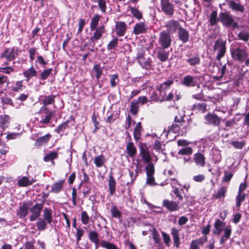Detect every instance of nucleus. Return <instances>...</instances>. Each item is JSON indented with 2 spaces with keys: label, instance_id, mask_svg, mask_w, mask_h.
<instances>
[{
  "label": "nucleus",
  "instance_id": "obj_1",
  "mask_svg": "<svg viewBox=\"0 0 249 249\" xmlns=\"http://www.w3.org/2000/svg\"><path fill=\"white\" fill-rule=\"evenodd\" d=\"M231 52L232 58L240 62H244L248 56L246 47L241 44H237L231 49Z\"/></svg>",
  "mask_w": 249,
  "mask_h": 249
},
{
  "label": "nucleus",
  "instance_id": "obj_2",
  "mask_svg": "<svg viewBox=\"0 0 249 249\" xmlns=\"http://www.w3.org/2000/svg\"><path fill=\"white\" fill-rule=\"evenodd\" d=\"M136 58L138 62L142 68L150 70L152 68V61L151 58L145 54V52L142 49L139 50Z\"/></svg>",
  "mask_w": 249,
  "mask_h": 249
},
{
  "label": "nucleus",
  "instance_id": "obj_3",
  "mask_svg": "<svg viewBox=\"0 0 249 249\" xmlns=\"http://www.w3.org/2000/svg\"><path fill=\"white\" fill-rule=\"evenodd\" d=\"M226 41L221 38H218L214 42L213 51L217 52L216 60H220L225 55L226 52Z\"/></svg>",
  "mask_w": 249,
  "mask_h": 249
},
{
  "label": "nucleus",
  "instance_id": "obj_4",
  "mask_svg": "<svg viewBox=\"0 0 249 249\" xmlns=\"http://www.w3.org/2000/svg\"><path fill=\"white\" fill-rule=\"evenodd\" d=\"M38 113L41 118L39 121L40 124H47L51 122L53 118V112L49 110L47 107H41L39 109Z\"/></svg>",
  "mask_w": 249,
  "mask_h": 249
},
{
  "label": "nucleus",
  "instance_id": "obj_5",
  "mask_svg": "<svg viewBox=\"0 0 249 249\" xmlns=\"http://www.w3.org/2000/svg\"><path fill=\"white\" fill-rule=\"evenodd\" d=\"M21 51L18 48L13 47L11 49L6 48L0 54V58H5L8 61H13L18 55Z\"/></svg>",
  "mask_w": 249,
  "mask_h": 249
},
{
  "label": "nucleus",
  "instance_id": "obj_6",
  "mask_svg": "<svg viewBox=\"0 0 249 249\" xmlns=\"http://www.w3.org/2000/svg\"><path fill=\"white\" fill-rule=\"evenodd\" d=\"M219 20L224 26H231L234 29L238 27L237 22H235L231 16L228 13H220L219 15Z\"/></svg>",
  "mask_w": 249,
  "mask_h": 249
},
{
  "label": "nucleus",
  "instance_id": "obj_7",
  "mask_svg": "<svg viewBox=\"0 0 249 249\" xmlns=\"http://www.w3.org/2000/svg\"><path fill=\"white\" fill-rule=\"evenodd\" d=\"M172 38L168 33L165 31H162L160 34L158 42L161 49L168 48L171 44Z\"/></svg>",
  "mask_w": 249,
  "mask_h": 249
},
{
  "label": "nucleus",
  "instance_id": "obj_8",
  "mask_svg": "<svg viewBox=\"0 0 249 249\" xmlns=\"http://www.w3.org/2000/svg\"><path fill=\"white\" fill-rule=\"evenodd\" d=\"M160 6L162 11L165 15L172 17L174 14V5L170 0H160Z\"/></svg>",
  "mask_w": 249,
  "mask_h": 249
},
{
  "label": "nucleus",
  "instance_id": "obj_9",
  "mask_svg": "<svg viewBox=\"0 0 249 249\" xmlns=\"http://www.w3.org/2000/svg\"><path fill=\"white\" fill-rule=\"evenodd\" d=\"M146 173V184L151 186H155L158 184L155 182L154 174L155 173L154 165L153 163L147 164L145 167Z\"/></svg>",
  "mask_w": 249,
  "mask_h": 249
},
{
  "label": "nucleus",
  "instance_id": "obj_10",
  "mask_svg": "<svg viewBox=\"0 0 249 249\" xmlns=\"http://www.w3.org/2000/svg\"><path fill=\"white\" fill-rule=\"evenodd\" d=\"M200 80L199 76H193L191 75H187L185 76L181 80V84L184 86L187 87H194L197 86L198 81Z\"/></svg>",
  "mask_w": 249,
  "mask_h": 249
},
{
  "label": "nucleus",
  "instance_id": "obj_11",
  "mask_svg": "<svg viewBox=\"0 0 249 249\" xmlns=\"http://www.w3.org/2000/svg\"><path fill=\"white\" fill-rule=\"evenodd\" d=\"M45 200L41 202V203H36L32 208L30 209V211L32 213L30 216V220L31 221H35L40 215L41 212L43 208V205Z\"/></svg>",
  "mask_w": 249,
  "mask_h": 249
},
{
  "label": "nucleus",
  "instance_id": "obj_12",
  "mask_svg": "<svg viewBox=\"0 0 249 249\" xmlns=\"http://www.w3.org/2000/svg\"><path fill=\"white\" fill-rule=\"evenodd\" d=\"M32 201H29L28 202H23L22 205L20 206L18 209L16 210V214L19 218H24L29 213L28 205H32Z\"/></svg>",
  "mask_w": 249,
  "mask_h": 249
},
{
  "label": "nucleus",
  "instance_id": "obj_13",
  "mask_svg": "<svg viewBox=\"0 0 249 249\" xmlns=\"http://www.w3.org/2000/svg\"><path fill=\"white\" fill-rule=\"evenodd\" d=\"M207 124L214 126H219L221 122V118L215 114L209 113L205 116Z\"/></svg>",
  "mask_w": 249,
  "mask_h": 249
},
{
  "label": "nucleus",
  "instance_id": "obj_14",
  "mask_svg": "<svg viewBox=\"0 0 249 249\" xmlns=\"http://www.w3.org/2000/svg\"><path fill=\"white\" fill-rule=\"evenodd\" d=\"M127 30V25L124 21H116L114 28V31L116 35L119 36H124Z\"/></svg>",
  "mask_w": 249,
  "mask_h": 249
},
{
  "label": "nucleus",
  "instance_id": "obj_15",
  "mask_svg": "<svg viewBox=\"0 0 249 249\" xmlns=\"http://www.w3.org/2000/svg\"><path fill=\"white\" fill-rule=\"evenodd\" d=\"M165 27L166 28L167 33L170 34L175 33L177 29L178 30V28L180 26L178 21L170 19L165 23Z\"/></svg>",
  "mask_w": 249,
  "mask_h": 249
},
{
  "label": "nucleus",
  "instance_id": "obj_16",
  "mask_svg": "<svg viewBox=\"0 0 249 249\" xmlns=\"http://www.w3.org/2000/svg\"><path fill=\"white\" fill-rule=\"evenodd\" d=\"M162 206L170 212L178 211L180 208L178 202L167 199H164L163 201Z\"/></svg>",
  "mask_w": 249,
  "mask_h": 249
},
{
  "label": "nucleus",
  "instance_id": "obj_17",
  "mask_svg": "<svg viewBox=\"0 0 249 249\" xmlns=\"http://www.w3.org/2000/svg\"><path fill=\"white\" fill-rule=\"evenodd\" d=\"M173 80H168L164 81L163 83L160 84L156 86V89L160 93V94H164L165 91L170 89L171 86L173 84Z\"/></svg>",
  "mask_w": 249,
  "mask_h": 249
},
{
  "label": "nucleus",
  "instance_id": "obj_18",
  "mask_svg": "<svg viewBox=\"0 0 249 249\" xmlns=\"http://www.w3.org/2000/svg\"><path fill=\"white\" fill-rule=\"evenodd\" d=\"M140 155L141 156L144 162L148 164L151 163V157L148 147H140Z\"/></svg>",
  "mask_w": 249,
  "mask_h": 249
},
{
  "label": "nucleus",
  "instance_id": "obj_19",
  "mask_svg": "<svg viewBox=\"0 0 249 249\" xmlns=\"http://www.w3.org/2000/svg\"><path fill=\"white\" fill-rule=\"evenodd\" d=\"M178 38L183 43H186L189 41V32L185 28L181 26L178 28Z\"/></svg>",
  "mask_w": 249,
  "mask_h": 249
},
{
  "label": "nucleus",
  "instance_id": "obj_20",
  "mask_svg": "<svg viewBox=\"0 0 249 249\" xmlns=\"http://www.w3.org/2000/svg\"><path fill=\"white\" fill-rule=\"evenodd\" d=\"M95 32L93 33L90 38V41L94 42L100 39L103 35L105 33V28L104 25H102L97 28L95 30Z\"/></svg>",
  "mask_w": 249,
  "mask_h": 249
},
{
  "label": "nucleus",
  "instance_id": "obj_21",
  "mask_svg": "<svg viewBox=\"0 0 249 249\" xmlns=\"http://www.w3.org/2000/svg\"><path fill=\"white\" fill-rule=\"evenodd\" d=\"M148 29V26L143 22L136 23L133 28V33L135 35L145 33Z\"/></svg>",
  "mask_w": 249,
  "mask_h": 249
},
{
  "label": "nucleus",
  "instance_id": "obj_22",
  "mask_svg": "<svg viewBox=\"0 0 249 249\" xmlns=\"http://www.w3.org/2000/svg\"><path fill=\"white\" fill-rule=\"evenodd\" d=\"M193 160L197 166L204 167L205 164V157L203 154L197 152L194 155Z\"/></svg>",
  "mask_w": 249,
  "mask_h": 249
},
{
  "label": "nucleus",
  "instance_id": "obj_23",
  "mask_svg": "<svg viewBox=\"0 0 249 249\" xmlns=\"http://www.w3.org/2000/svg\"><path fill=\"white\" fill-rule=\"evenodd\" d=\"M207 241V237L206 236L192 240L191 242L189 249H199V246L203 245Z\"/></svg>",
  "mask_w": 249,
  "mask_h": 249
},
{
  "label": "nucleus",
  "instance_id": "obj_24",
  "mask_svg": "<svg viewBox=\"0 0 249 249\" xmlns=\"http://www.w3.org/2000/svg\"><path fill=\"white\" fill-rule=\"evenodd\" d=\"M126 151L128 156L131 158H133L137 154V148L131 141L126 144Z\"/></svg>",
  "mask_w": 249,
  "mask_h": 249
},
{
  "label": "nucleus",
  "instance_id": "obj_25",
  "mask_svg": "<svg viewBox=\"0 0 249 249\" xmlns=\"http://www.w3.org/2000/svg\"><path fill=\"white\" fill-rule=\"evenodd\" d=\"M10 121V117L8 115H0V127L3 130L7 128L9 126Z\"/></svg>",
  "mask_w": 249,
  "mask_h": 249
},
{
  "label": "nucleus",
  "instance_id": "obj_26",
  "mask_svg": "<svg viewBox=\"0 0 249 249\" xmlns=\"http://www.w3.org/2000/svg\"><path fill=\"white\" fill-rule=\"evenodd\" d=\"M36 74L37 71L33 66L23 72V75L26 78L27 81H28L31 78L36 76Z\"/></svg>",
  "mask_w": 249,
  "mask_h": 249
},
{
  "label": "nucleus",
  "instance_id": "obj_27",
  "mask_svg": "<svg viewBox=\"0 0 249 249\" xmlns=\"http://www.w3.org/2000/svg\"><path fill=\"white\" fill-rule=\"evenodd\" d=\"M142 130L143 129L141 123H138L133 131V137L136 142H138L140 139Z\"/></svg>",
  "mask_w": 249,
  "mask_h": 249
},
{
  "label": "nucleus",
  "instance_id": "obj_28",
  "mask_svg": "<svg viewBox=\"0 0 249 249\" xmlns=\"http://www.w3.org/2000/svg\"><path fill=\"white\" fill-rule=\"evenodd\" d=\"M188 58L186 59V62L192 67L198 65L200 63V59L198 56H194L191 53L187 55Z\"/></svg>",
  "mask_w": 249,
  "mask_h": 249
},
{
  "label": "nucleus",
  "instance_id": "obj_29",
  "mask_svg": "<svg viewBox=\"0 0 249 249\" xmlns=\"http://www.w3.org/2000/svg\"><path fill=\"white\" fill-rule=\"evenodd\" d=\"M164 101V94H160V93L159 95H158L157 92L155 91L152 93L149 102L161 103Z\"/></svg>",
  "mask_w": 249,
  "mask_h": 249
},
{
  "label": "nucleus",
  "instance_id": "obj_30",
  "mask_svg": "<svg viewBox=\"0 0 249 249\" xmlns=\"http://www.w3.org/2000/svg\"><path fill=\"white\" fill-rule=\"evenodd\" d=\"M179 231L175 228H172L171 229V235L174 240V245L176 248H178L180 245L179 237L178 235Z\"/></svg>",
  "mask_w": 249,
  "mask_h": 249
},
{
  "label": "nucleus",
  "instance_id": "obj_31",
  "mask_svg": "<svg viewBox=\"0 0 249 249\" xmlns=\"http://www.w3.org/2000/svg\"><path fill=\"white\" fill-rule=\"evenodd\" d=\"M55 96L52 94L49 95H45L42 97L41 101L43 106L47 107V106L51 105L54 102V99Z\"/></svg>",
  "mask_w": 249,
  "mask_h": 249
},
{
  "label": "nucleus",
  "instance_id": "obj_32",
  "mask_svg": "<svg viewBox=\"0 0 249 249\" xmlns=\"http://www.w3.org/2000/svg\"><path fill=\"white\" fill-rule=\"evenodd\" d=\"M89 238L90 241L94 243L96 246L99 244L100 242L99 239L98 233L95 231H91L89 232Z\"/></svg>",
  "mask_w": 249,
  "mask_h": 249
},
{
  "label": "nucleus",
  "instance_id": "obj_33",
  "mask_svg": "<svg viewBox=\"0 0 249 249\" xmlns=\"http://www.w3.org/2000/svg\"><path fill=\"white\" fill-rule=\"evenodd\" d=\"M116 180L112 175L109 176L108 190L111 195H113L116 191Z\"/></svg>",
  "mask_w": 249,
  "mask_h": 249
},
{
  "label": "nucleus",
  "instance_id": "obj_34",
  "mask_svg": "<svg viewBox=\"0 0 249 249\" xmlns=\"http://www.w3.org/2000/svg\"><path fill=\"white\" fill-rule=\"evenodd\" d=\"M35 180L32 179L30 180L27 177H23L18 180V185L19 187H27L32 185Z\"/></svg>",
  "mask_w": 249,
  "mask_h": 249
},
{
  "label": "nucleus",
  "instance_id": "obj_35",
  "mask_svg": "<svg viewBox=\"0 0 249 249\" xmlns=\"http://www.w3.org/2000/svg\"><path fill=\"white\" fill-rule=\"evenodd\" d=\"M229 7L232 10L243 12L244 10V6L239 3H236L233 0H230L228 2Z\"/></svg>",
  "mask_w": 249,
  "mask_h": 249
},
{
  "label": "nucleus",
  "instance_id": "obj_36",
  "mask_svg": "<svg viewBox=\"0 0 249 249\" xmlns=\"http://www.w3.org/2000/svg\"><path fill=\"white\" fill-rule=\"evenodd\" d=\"M224 223H223L220 219H217L214 223V229L213 230V233L219 235L223 231V226Z\"/></svg>",
  "mask_w": 249,
  "mask_h": 249
},
{
  "label": "nucleus",
  "instance_id": "obj_37",
  "mask_svg": "<svg viewBox=\"0 0 249 249\" xmlns=\"http://www.w3.org/2000/svg\"><path fill=\"white\" fill-rule=\"evenodd\" d=\"M51 137V135L50 134H47L45 136L40 137L36 141L35 145L36 146H40L47 143L50 140Z\"/></svg>",
  "mask_w": 249,
  "mask_h": 249
},
{
  "label": "nucleus",
  "instance_id": "obj_38",
  "mask_svg": "<svg viewBox=\"0 0 249 249\" xmlns=\"http://www.w3.org/2000/svg\"><path fill=\"white\" fill-rule=\"evenodd\" d=\"M227 187L225 186L221 187L218 191L216 194L213 195L214 199H224L226 196L227 192Z\"/></svg>",
  "mask_w": 249,
  "mask_h": 249
},
{
  "label": "nucleus",
  "instance_id": "obj_39",
  "mask_svg": "<svg viewBox=\"0 0 249 249\" xmlns=\"http://www.w3.org/2000/svg\"><path fill=\"white\" fill-rule=\"evenodd\" d=\"M169 53L165 49H160L157 52V57L161 62L166 61L168 58Z\"/></svg>",
  "mask_w": 249,
  "mask_h": 249
},
{
  "label": "nucleus",
  "instance_id": "obj_40",
  "mask_svg": "<svg viewBox=\"0 0 249 249\" xmlns=\"http://www.w3.org/2000/svg\"><path fill=\"white\" fill-rule=\"evenodd\" d=\"M106 162V159L103 155L95 157L94 159V163L96 167L100 168L104 165Z\"/></svg>",
  "mask_w": 249,
  "mask_h": 249
},
{
  "label": "nucleus",
  "instance_id": "obj_41",
  "mask_svg": "<svg viewBox=\"0 0 249 249\" xmlns=\"http://www.w3.org/2000/svg\"><path fill=\"white\" fill-rule=\"evenodd\" d=\"M130 111L131 114L135 116H137L140 107V106L138 104L137 102L135 101V100H132L130 103Z\"/></svg>",
  "mask_w": 249,
  "mask_h": 249
},
{
  "label": "nucleus",
  "instance_id": "obj_42",
  "mask_svg": "<svg viewBox=\"0 0 249 249\" xmlns=\"http://www.w3.org/2000/svg\"><path fill=\"white\" fill-rule=\"evenodd\" d=\"M100 16L98 15H95L91 20L90 28L91 31L95 30L97 27Z\"/></svg>",
  "mask_w": 249,
  "mask_h": 249
},
{
  "label": "nucleus",
  "instance_id": "obj_43",
  "mask_svg": "<svg viewBox=\"0 0 249 249\" xmlns=\"http://www.w3.org/2000/svg\"><path fill=\"white\" fill-rule=\"evenodd\" d=\"M100 246L106 249H119L115 244L103 240L100 241Z\"/></svg>",
  "mask_w": 249,
  "mask_h": 249
},
{
  "label": "nucleus",
  "instance_id": "obj_44",
  "mask_svg": "<svg viewBox=\"0 0 249 249\" xmlns=\"http://www.w3.org/2000/svg\"><path fill=\"white\" fill-rule=\"evenodd\" d=\"M43 217L44 220H46L48 223L50 224L52 221V210L47 208L43 211Z\"/></svg>",
  "mask_w": 249,
  "mask_h": 249
},
{
  "label": "nucleus",
  "instance_id": "obj_45",
  "mask_svg": "<svg viewBox=\"0 0 249 249\" xmlns=\"http://www.w3.org/2000/svg\"><path fill=\"white\" fill-rule=\"evenodd\" d=\"M138 169L135 170V174L134 173L133 171L129 170V177L130 179V181H128L126 183V185H131L133 184L138 175Z\"/></svg>",
  "mask_w": 249,
  "mask_h": 249
},
{
  "label": "nucleus",
  "instance_id": "obj_46",
  "mask_svg": "<svg viewBox=\"0 0 249 249\" xmlns=\"http://www.w3.org/2000/svg\"><path fill=\"white\" fill-rule=\"evenodd\" d=\"M206 104L204 103H197L194 104L192 106V109L200 111L204 113L206 111Z\"/></svg>",
  "mask_w": 249,
  "mask_h": 249
},
{
  "label": "nucleus",
  "instance_id": "obj_47",
  "mask_svg": "<svg viewBox=\"0 0 249 249\" xmlns=\"http://www.w3.org/2000/svg\"><path fill=\"white\" fill-rule=\"evenodd\" d=\"M129 9L131 14L133 15V17H134L138 19H141V18H142V13L137 8H136L135 7H129Z\"/></svg>",
  "mask_w": 249,
  "mask_h": 249
},
{
  "label": "nucleus",
  "instance_id": "obj_48",
  "mask_svg": "<svg viewBox=\"0 0 249 249\" xmlns=\"http://www.w3.org/2000/svg\"><path fill=\"white\" fill-rule=\"evenodd\" d=\"M226 70H227V66H226V65L225 64L223 66H222L221 68L219 69L217 75L214 76L213 77V79L217 80H219L225 75V74L226 73Z\"/></svg>",
  "mask_w": 249,
  "mask_h": 249
},
{
  "label": "nucleus",
  "instance_id": "obj_49",
  "mask_svg": "<svg viewBox=\"0 0 249 249\" xmlns=\"http://www.w3.org/2000/svg\"><path fill=\"white\" fill-rule=\"evenodd\" d=\"M93 70L95 73V77L96 79L98 80L103 73V68L100 66L99 64H96L94 65Z\"/></svg>",
  "mask_w": 249,
  "mask_h": 249
},
{
  "label": "nucleus",
  "instance_id": "obj_50",
  "mask_svg": "<svg viewBox=\"0 0 249 249\" xmlns=\"http://www.w3.org/2000/svg\"><path fill=\"white\" fill-rule=\"evenodd\" d=\"M36 226L38 231H44L47 228V223L44 219L39 218L36 222Z\"/></svg>",
  "mask_w": 249,
  "mask_h": 249
},
{
  "label": "nucleus",
  "instance_id": "obj_51",
  "mask_svg": "<svg viewBox=\"0 0 249 249\" xmlns=\"http://www.w3.org/2000/svg\"><path fill=\"white\" fill-rule=\"evenodd\" d=\"M110 213L112 216L114 218H120L122 216L121 212L115 205L112 206L110 209Z\"/></svg>",
  "mask_w": 249,
  "mask_h": 249
},
{
  "label": "nucleus",
  "instance_id": "obj_52",
  "mask_svg": "<svg viewBox=\"0 0 249 249\" xmlns=\"http://www.w3.org/2000/svg\"><path fill=\"white\" fill-rule=\"evenodd\" d=\"M118 44V38L114 37L107 45V48L108 50H113L116 48Z\"/></svg>",
  "mask_w": 249,
  "mask_h": 249
},
{
  "label": "nucleus",
  "instance_id": "obj_53",
  "mask_svg": "<svg viewBox=\"0 0 249 249\" xmlns=\"http://www.w3.org/2000/svg\"><path fill=\"white\" fill-rule=\"evenodd\" d=\"M90 217L86 211H83L81 213V221L84 225H87L89 221Z\"/></svg>",
  "mask_w": 249,
  "mask_h": 249
},
{
  "label": "nucleus",
  "instance_id": "obj_54",
  "mask_svg": "<svg viewBox=\"0 0 249 249\" xmlns=\"http://www.w3.org/2000/svg\"><path fill=\"white\" fill-rule=\"evenodd\" d=\"M173 192L175 195L178 198V202L182 201L183 200V196L182 195V192H183V189L179 190L177 187L173 186Z\"/></svg>",
  "mask_w": 249,
  "mask_h": 249
},
{
  "label": "nucleus",
  "instance_id": "obj_55",
  "mask_svg": "<svg viewBox=\"0 0 249 249\" xmlns=\"http://www.w3.org/2000/svg\"><path fill=\"white\" fill-rule=\"evenodd\" d=\"M193 153V149L191 147H186L180 149L178 154L181 155H190Z\"/></svg>",
  "mask_w": 249,
  "mask_h": 249
},
{
  "label": "nucleus",
  "instance_id": "obj_56",
  "mask_svg": "<svg viewBox=\"0 0 249 249\" xmlns=\"http://www.w3.org/2000/svg\"><path fill=\"white\" fill-rule=\"evenodd\" d=\"M231 144L236 149H241L245 146L246 142L245 141H233Z\"/></svg>",
  "mask_w": 249,
  "mask_h": 249
},
{
  "label": "nucleus",
  "instance_id": "obj_57",
  "mask_svg": "<svg viewBox=\"0 0 249 249\" xmlns=\"http://www.w3.org/2000/svg\"><path fill=\"white\" fill-rule=\"evenodd\" d=\"M23 87V81H18L16 82L15 86L12 87V90L16 92H18L22 90Z\"/></svg>",
  "mask_w": 249,
  "mask_h": 249
},
{
  "label": "nucleus",
  "instance_id": "obj_58",
  "mask_svg": "<svg viewBox=\"0 0 249 249\" xmlns=\"http://www.w3.org/2000/svg\"><path fill=\"white\" fill-rule=\"evenodd\" d=\"M62 189V181L54 183L52 187V192L54 193H58Z\"/></svg>",
  "mask_w": 249,
  "mask_h": 249
},
{
  "label": "nucleus",
  "instance_id": "obj_59",
  "mask_svg": "<svg viewBox=\"0 0 249 249\" xmlns=\"http://www.w3.org/2000/svg\"><path fill=\"white\" fill-rule=\"evenodd\" d=\"M152 234L153 235V238L156 244L160 243V234L158 232L157 230L155 228H153L151 231Z\"/></svg>",
  "mask_w": 249,
  "mask_h": 249
},
{
  "label": "nucleus",
  "instance_id": "obj_60",
  "mask_svg": "<svg viewBox=\"0 0 249 249\" xmlns=\"http://www.w3.org/2000/svg\"><path fill=\"white\" fill-rule=\"evenodd\" d=\"M57 157V153L55 152H51L47 154L44 157V160L45 161H52L54 159H56Z\"/></svg>",
  "mask_w": 249,
  "mask_h": 249
},
{
  "label": "nucleus",
  "instance_id": "obj_61",
  "mask_svg": "<svg viewBox=\"0 0 249 249\" xmlns=\"http://www.w3.org/2000/svg\"><path fill=\"white\" fill-rule=\"evenodd\" d=\"M210 24L211 26L214 25L216 24L217 20V12L215 11H213L212 12L210 18L209 19Z\"/></svg>",
  "mask_w": 249,
  "mask_h": 249
},
{
  "label": "nucleus",
  "instance_id": "obj_62",
  "mask_svg": "<svg viewBox=\"0 0 249 249\" xmlns=\"http://www.w3.org/2000/svg\"><path fill=\"white\" fill-rule=\"evenodd\" d=\"M83 193L84 196L89 194L90 193L91 190V185L89 182L83 183Z\"/></svg>",
  "mask_w": 249,
  "mask_h": 249
},
{
  "label": "nucleus",
  "instance_id": "obj_63",
  "mask_svg": "<svg viewBox=\"0 0 249 249\" xmlns=\"http://www.w3.org/2000/svg\"><path fill=\"white\" fill-rule=\"evenodd\" d=\"M180 126L179 124H177L176 123L172 124V125L168 127L167 133H169L170 131H173L174 133L178 132L180 129Z\"/></svg>",
  "mask_w": 249,
  "mask_h": 249
},
{
  "label": "nucleus",
  "instance_id": "obj_64",
  "mask_svg": "<svg viewBox=\"0 0 249 249\" xmlns=\"http://www.w3.org/2000/svg\"><path fill=\"white\" fill-rule=\"evenodd\" d=\"M238 37L240 39L247 42L249 39V34L246 32L242 31L238 34Z\"/></svg>",
  "mask_w": 249,
  "mask_h": 249
}]
</instances>
